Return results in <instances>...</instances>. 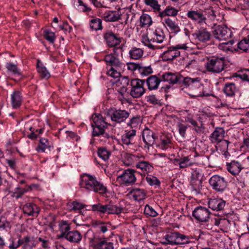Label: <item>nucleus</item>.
Listing matches in <instances>:
<instances>
[{
    "label": "nucleus",
    "instance_id": "nucleus-27",
    "mask_svg": "<svg viewBox=\"0 0 249 249\" xmlns=\"http://www.w3.org/2000/svg\"><path fill=\"white\" fill-rule=\"evenodd\" d=\"M136 134V131L135 129L126 131L122 136V142L123 143L127 145L133 144V140Z\"/></svg>",
    "mask_w": 249,
    "mask_h": 249
},
{
    "label": "nucleus",
    "instance_id": "nucleus-8",
    "mask_svg": "<svg viewBox=\"0 0 249 249\" xmlns=\"http://www.w3.org/2000/svg\"><path fill=\"white\" fill-rule=\"evenodd\" d=\"M162 79L164 82H168L169 84L162 86L161 91L167 93L170 89H173V85L178 83L180 80V76L177 73L170 72H165L162 75Z\"/></svg>",
    "mask_w": 249,
    "mask_h": 249
},
{
    "label": "nucleus",
    "instance_id": "nucleus-63",
    "mask_svg": "<svg viewBox=\"0 0 249 249\" xmlns=\"http://www.w3.org/2000/svg\"><path fill=\"white\" fill-rule=\"evenodd\" d=\"M91 208L92 210L93 211H98L101 213H105V205H103L101 203L92 205Z\"/></svg>",
    "mask_w": 249,
    "mask_h": 249
},
{
    "label": "nucleus",
    "instance_id": "nucleus-5",
    "mask_svg": "<svg viewBox=\"0 0 249 249\" xmlns=\"http://www.w3.org/2000/svg\"><path fill=\"white\" fill-rule=\"evenodd\" d=\"M92 119L93 122L91 124L93 128L92 136L95 137L103 135L105 137L108 138V134L105 132V128L107 127L106 119L100 114H94L92 116Z\"/></svg>",
    "mask_w": 249,
    "mask_h": 249
},
{
    "label": "nucleus",
    "instance_id": "nucleus-16",
    "mask_svg": "<svg viewBox=\"0 0 249 249\" xmlns=\"http://www.w3.org/2000/svg\"><path fill=\"white\" fill-rule=\"evenodd\" d=\"M210 212L209 210L203 207H198L193 212V216L200 222H206L209 218Z\"/></svg>",
    "mask_w": 249,
    "mask_h": 249
},
{
    "label": "nucleus",
    "instance_id": "nucleus-22",
    "mask_svg": "<svg viewBox=\"0 0 249 249\" xmlns=\"http://www.w3.org/2000/svg\"><path fill=\"white\" fill-rule=\"evenodd\" d=\"M120 84L122 87L119 91V93L123 95L127 93L129 94V91L132 86V79L130 80L127 77L124 76L121 77L120 80Z\"/></svg>",
    "mask_w": 249,
    "mask_h": 249
},
{
    "label": "nucleus",
    "instance_id": "nucleus-55",
    "mask_svg": "<svg viewBox=\"0 0 249 249\" xmlns=\"http://www.w3.org/2000/svg\"><path fill=\"white\" fill-rule=\"evenodd\" d=\"M170 143L171 140L168 138H166L165 139L161 140L160 143L159 144L157 147L165 150L169 147Z\"/></svg>",
    "mask_w": 249,
    "mask_h": 249
},
{
    "label": "nucleus",
    "instance_id": "nucleus-62",
    "mask_svg": "<svg viewBox=\"0 0 249 249\" xmlns=\"http://www.w3.org/2000/svg\"><path fill=\"white\" fill-rule=\"evenodd\" d=\"M146 99L147 102L152 104L153 105L158 104L160 100L156 97L154 95H151L146 97Z\"/></svg>",
    "mask_w": 249,
    "mask_h": 249
},
{
    "label": "nucleus",
    "instance_id": "nucleus-58",
    "mask_svg": "<svg viewBox=\"0 0 249 249\" xmlns=\"http://www.w3.org/2000/svg\"><path fill=\"white\" fill-rule=\"evenodd\" d=\"M44 36L45 39L51 43H53L54 42L55 39V36L53 32L46 31L44 32Z\"/></svg>",
    "mask_w": 249,
    "mask_h": 249
},
{
    "label": "nucleus",
    "instance_id": "nucleus-48",
    "mask_svg": "<svg viewBox=\"0 0 249 249\" xmlns=\"http://www.w3.org/2000/svg\"><path fill=\"white\" fill-rule=\"evenodd\" d=\"M37 69L38 72L39 73V75L42 78L48 79L50 77V73L47 70L46 68L43 66L39 65V62L37 63Z\"/></svg>",
    "mask_w": 249,
    "mask_h": 249
},
{
    "label": "nucleus",
    "instance_id": "nucleus-49",
    "mask_svg": "<svg viewBox=\"0 0 249 249\" xmlns=\"http://www.w3.org/2000/svg\"><path fill=\"white\" fill-rule=\"evenodd\" d=\"M153 72L152 69L150 66L145 67L140 64V67L138 70V72L142 76H147L151 74Z\"/></svg>",
    "mask_w": 249,
    "mask_h": 249
},
{
    "label": "nucleus",
    "instance_id": "nucleus-21",
    "mask_svg": "<svg viewBox=\"0 0 249 249\" xmlns=\"http://www.w3.org/2000/svg\"><path fill=\"white\" fill-rule=\"evenodd\" d=\"M187 17L192 20L202 25L206 24V18L201 12L198 11H190L187 14Z\"/></svg>",
    "mask_w": 249,
    "mask_h": 249
},
{
    "label": "nucleus",
    "instance_id": "nucleus-38",
    "mask_svg": "<svg viewBox=\"0 0 249 249\" xmlns=\"http://www.w3.org/2000/svg\"><path fill=\"white\" fill-rule=\"evenodd\" d=\"M21 100V96L19 92L15 91L11 95V103L13 108H17L20 107Z\"/></svg>",
    "mask_w": 249,
    "mask_h": 249
},
{
    "label": "nucleus",
    "instance_id": "nucleus-50",
    "mask_svg": "<svg viewBox=\"0 0 249 249\" xmlns=\"http://www.w3.org/2000/svg\"><path fill=\"white\" fill-rule=\"evenodd\" d=\"M98 155L104 161L107 160L109 157L110 153L106 148H99L98 150Z\"/></svg>",
    "mask_w": 249,
    "mask_h": 249
},
{
    "label": "nucleus",
    "instance_id": "nucleus-20",
    "mask_svg": "<svg viewBox=\"0 0 249 249\" xmlns=\"http://www.w3.org/2000/svg\"><path fill=\"white\" fill-rule=\"evenodd\" d=\"M23 211L24 214L28 216L36 217L39 213L40 209L36 205L28 203L23 206Z\"/></svg>",
    "mask_w": 249,
    "mask_h": 249
},
{
    "label": "nucleus",
    "instance_id": "nucleus-54",
    "mask_svg": "<svg viewBox=\"0 0 249 249\" xmlns=\"http://www.w3.org/2000/svg\"><path fill=\"white\" fill-rule=\"evenodd\" d=\"M144 213L146 215L152 217H155L158 215L157 212L149 205H146L145 206Z\"/></svg>",
    "mask_w": 249,
    "mask_h": 249
},
{
    "label": "nucleus",
    "instance_id": "nucleus-61",
    "mask_svg": "<svg viewBox=\"0 0 249 249\" xmlns=\"http://www.w3.org/2000/svg\"><path fill=\"white\" fill-rule=\"evenodd\" d=\"M178 127L179 134L182 137L184 138L185 137L186 131L187 128V125L179 123L178 124Z\"/></svg>",
    "mask_w": 249,
    "mask_h": 249
},
{
    "label": "nucleus",
    "instance_id": "nucleus-4",
    "mask_svg": "<svg viewBox=\"0 0 249 249\" xmlns=\"http://www.w3.org/2000/svg\"><path fill=\"white\" fill-rule=\"evenodd\" d=\"M165 38V35L160 28L156 29L154 32L150 33L149 36H142V42L149 48L152 50L160 49L163 48V46L159 45L162 43Z\"/></svg>",
    "mask_w": 249,
    "mask_h": 249
},
{
    "label": "nucleus",
    "instance_id": "nucleus-64",
    "mask_svg": "<svg viewBox=\"0 0 249 249\" xmlns=\"http://www.w3.org/2000/svg\"><path fill=\"white\" fill-rule=\"evenodd\" d=\"M123 210L121 206L111 204V214H118L122 213Z\"/></svg>",
    "mask_w": 249,
    "mask_h": 249
},
{
    "label": "nucleus",
    "instance_id": "nucleus-59",
    "mask_svg": "<svg viewBox=\"0 0 249 249\" xmlns=\"http://www.w3.org/2000/svg\"><path fill=\"white\" fill-rule=\"evenodd\" d=\"M70 206L71 207V210H80L84 208L85 205L76 201H74L70 204Z\"/></svg>",
    "mask_w": 249,
    "mask_h": 249
},
{
    "label": "nucleus",
    "instance_id": "nucleus-12",
    "mask_svg": "<svg viewBox=\"0 0 249 249\" xmlns=\"http://www.w3.org/2000/svg\"><path fill=\"white\" fill-rule=\"evenodd\" d=\"M144 81L139 79H132V86L129 94L133 98H139L145 92L143 88Z\"/></svg>",
    "mask_w": 249,
    "mask_h": 249
},
{
    "label": "nucleus",
    "instance_id": "nucleus-53",
    "mask_svg": "<svg viewBox=\"0 0 249 249\" xmlns=\"http://www.w3.org/2000/svg\"><path fill=\"white\" fill-rule=\"evenodd\" d=\"M202 176L201 170L200 168H196L192 173L191 180L202 181Z\"/></svg>",
    "mask_w": 249,
    "mask_h": 249
},
{
    "label": "nucleus",
    "instance_id": "nucleus-1",
    "mask_svg": "<svg viewBox=\"0 0 249 249\" xmlns=\"http://www.w3.org/2000/svg\"><path fill=\"white\" fill-rule=\"evenodd\" d=\"M181 90H184L194 97L208 96L210 94L206 93L204 90L203 85L200 82V79L198 77L192 78L186 77L182 81Z\"/></svg>",
    "mask_w": 249,
    "mask_h": 249
},
{
    "label": "nucleus",
    "instance_id": "nucleus-24",
    "mask_svg": "<svg viewBox=\"0 0 249 249\" xmlns=\"http://www.w3.org/2000/svg\"><path fill=\"white\" fill-rule=\"evenodd\" d=\"M226 201L221 198L210 199L208 202L209 207L217 211L223 210Z\"/></svg>",
    "mask_w": 249,
    "mask_h": 249
},
{
    "label": "nucleus",
    "instance_id": "nucleus-13",
    "mask_svg": "<svg viewBox=\"0 0 249 249\" xmlns=\"http://www.w3.org/2000/svg\"><path fill=\"white\" fill-rule=\"evenodd\" d=\"M91 246L96 249H114L113 243L108 242L106 238H99L94 235L89 239Z\"/></svg>",
    "mask_w": 249,
    "mask_h": 249
},
{
    "label": "nucleus",
    "instance_id": "nucleus-23",
    "mask_svg": "<svg viewBox=\"0 0 249 249\" xmlns=\"http://www.w3.org/2000/svg\"><path fill=\"white\" fill-rule=\"evenodd\" d=\"M104 59L107 65V69L111 67H115V68L122 67L124 65V64L118 58L115 57L112 54L106 55Z\"/></svg>",
    "mask_w": 249,
    "mask_h": 249
},
{
    "label": "nucleus",
    "instance_id": "nucleus-9",
    "mask_svg": "<svg viewBox=\"0 0 249 249\" xmlns=\"http://www.w3.org/2000/svg\"><path fill=\"white\" fill-rule=\"evenodd\" d=\"M188 47L186 44H178L175 46L170 47L167 51H164L161 57L163 60L165 61L172 60L175 58L179 56L180 54L179 49L185 50Z\"/></svg>",
    "mask_w": 249,
    "mask_h": 249
},
{
    "label": "nucleus",
    "instance_id": "nucleus-15",
    "mask_svg": "<svg viewBox=\"0 0 249 249\" xmlns=\"http://www.w3.org/2000/svg\"><path fill=\"white\" fill-rule=\"evenodd\" d=\"M133 169H128L124 171L123 174L117 177V180L124 184H131L134 183L136 178Z\"/></svg>",
    "mask_w": 249,
    "mask_h": 249
},
{
    "label": "nucleus",
    "instance_id": "nucleus-18",
    "mask_svg": "<svg viewBox=\"0 0 249 249\" xmlns=\"http://www.w3.org/2000/svg\"><path fill=\"white\" fill-rule=\"evenodd\" d=\"M193 36L195 39L201 42L205 43L210 39L211 34L206 28H201L196 31L193 34Z\"/></svg>",
    "mask_w": 249,
    "mask_h": 249
},
{
    "label": "nucleus",
    "instance_id": "nucleus-46",
    "mask_svg": "<svg viewBox=\"0 0 249 249\" xmlns=\"http://www.w3.org/2000/svg\"><path fill=\"white\" fill-rule=\"evenodd\" d=\"M140 26L142 27L147 26H149L152 23V20L151 17L146 14H143L140 19Z\"/></svg>",
    "mask_w": 249,
    "mask_h": 249
},
{
    "label": "nucleus",
    "instance_id": "nucleus-25",
    "mask_svg": "<svg viewBox=\"0 0 249 249\" xmlns=\"http://www.w3.org/2000/svg\"><path fill=\"white\" fill-rule=\"evenodd\" d=\"M104 38L107 44L111 47L116 46L121 42L120 39L112 32L106 33L104 35Z\"/></svg>",
    "mask_w": 249,
    "mask_h": 249
},
{
    "label": "nucleus",
    "instance_id": "nucleus-31",
    "mask_svg": "<svg viewBox=\"0 0 249 249\" xmlns=\"http://www.w3.org/2000/svg\"><path fill=\"white\" fill-rule=\"evenodd\" d=\"M20 246L22 249H33L36 245L30 236H26L20 239Z\"/></svg>",
    "mask_w": 249,
    "mask_h": 249
},
{
    "label": "nucleus",
    "instance_id": "nucleus-6",
    "mask_svg": "<svg viewBox=\"0 0 249 249\" xmlns=\"http://www.w3.org/2000/svg\"><path fill=\"white\" fill-rule=\"evenodd\" d=\"M105 114L111 119L113 125L124 122L130 115L129 112L124 109H117L114 107L106 111Z\"/></svg>",
    "mask_w": 249,
    "mask_h": 249
},
{
    "label": "nucleus",
    "instance_id": "nucleus-7",
    "mask_svg": "<svg viewBox=\"0 0 249 249\" xmlns=\"http://www.w3.org/2000/svg\"><path fill=\"white\" fill-rule=\"evenodd\" d=\"M164 239L166 241L162 242L164 245L184 244L190 242L188 236L177 232H170L166 234Z\"/></svg>",
    "mask_w": 249,
    "mask_h": 249
},
{
    "label": "nucleus",
    "instance_id": "nucleus-14",
    "mask_svg": "<svg viewBox=\"0 0 249 249\" xmlns=\"http://www.w3.org/2000/svg\"><path fill=\"white\" fill-rule=\"evenodd\" d=\"M224 57H213L208 64V69L213 72H220L224 68Z\"/></svg>",
    "mask_w": 249,
    "mask_h": 249
},
{
    "label": "nucleus",
    "instance_id": "nucleus-35",
    "mask_svg": "<svg viewBox=\"0 0 249 249\" xmlns=\"http://www.w3.org/2000/svg\"><path fill=\"white\" fill-rule=\"evenodd\" d=\"M175 164H178L180 168H185L193 165V162L191 161L188 156L184 157L180 159H175Z\"/></svg>",
    "mask_w": 249,
    "mask_h": 249
},
{
    "label": "nucleus",
    "instance_id": "nucleus-29",
    "mask_svg": "<svg viewBox=\"0 0 249 249\" xmlns=\"http://www.w3.org/2000/svg\"><path fill=\"white\" fill-rule=\"evenodd\" d=\"M104 20L108 22H114L120 19L121 15L116 11H108L103 14Z\"/></svg>",
    "mask_w": 249,
    "mask_h": 249
},
{
    "label": "nucleus",
    "instance_id": "nucleus-2",
    "mask_svg": "<svg viewBox=\"0 0 249 249\" xmlns=\"http://www.w3.org/2000/svg\"><path fill=\"white\" fill-rule=\"evenodd\" d=\"M79 185L81 188L89 191H94L101 194H104L107 192V188L103 184L89 174H84L81 176Z\"/></svg>",
    "mask_w": 249,
    "mask_h": 249
},
{
    "label": "nucleus",
    "instance_id": "nucleus-45",
    "mask_svg": "<svg viewBox=\"0 0 249 249\" xmlns=\"http://www.w3.org/2000/svg\"><path fill=\"white\" fill-rule=\"evenodd\" d=\"M238 49L245 52H249V35L237 44Z\"/></svg>",
    "mask_w": 249,
    "mask_h": 249
},
{
    "label": "nucleus",
    "instance_id": "nucleus-10",
    "mask_svg": "<svg viewBox=\"0 0 249 249\" xmlns=\"http://www.w3.org/2000/svg\"><path fill=\"white\" fill-rule=\"evenodd\" d=\"M212 35L216 39L220 41H223L231 37V32L227 27L223 25H218L213 31Z\"/></svg>",
    "mask_w": 249,
    "mask_h": 249
},
{
    "label": "nucleus",
    "instance_id": "nucleus-26",
    "mask_svg": "<svg viewBox=\"0 0 249 249\" xmlns=\"http://www.w3.org/2000/svg\"><path fill=\"white\" fill-rule=\"evenodd\" d=\"M223 91L227 96L233 97L236 93L239 92V89L232 82L227 83L225 84Z\"/></svg>",
    "mask_w": 249,
    "mask_h": 249
},
{
    "label": "nucleus",
    "instance_id": "nucleus-52",
    "mask_svg": "<svg viewBox=\"0 0 249 249\" xmlns=\"http://www.w3.org/2000/svg\"><path fill=\"white\" fill-rule=\"evenodd\" d=\"M91 29L97 31L102 28V21L99 18L92 19L90 22Z\"/></svg>",
    "mask_w": 249,
    "mask_h": 249
},
{
    "label": "nucleus",
    "instance_id": "nucleus-56",
    "mask_svg": "<svg viewBox=\"0 0 249 249\" xmlns=\"http://www.w3.org/2000/svg\"><path fill=\"white\" fill-rule=\"evenodd\" d=\"M6 68L8 71L13 72L15 74L19 75L20 72L19 70L18 69L17 65L13 64L11 63H8L6 64Z\"/></svg>",
    "mask_w": 249,
    "mask_h": 249
},
{
    "label": "nucleus",
    "instance_id": "nucleus-11",
    "mask_svg": "<svg viewBox=\"0 0 249 249\" xmlns=\"http://www.w3.org/2000/svg\"><path fill=\"white\" fill-rule=\"evenodd\" d=\"M209 183L213 190L219 192H224L227 188L228 185L226 179L218 175L212 176L209 179Z\"/></svg>",
    "mask_w": 249,
    "mask_h": 249
},
{
    "label": "nucleus",
    "instance_id": "nucleus-44",
    "mask_svg": "<svg viewBox=\"0 0 249 249\" xmlns=\"http://www.w3.org/2000/svg\"><path fill=\"white\" fill-rule=\"evenodd\" d=\"M204 12L205 15H207L208 18L211 20H218L217 16L219 13L216 11L213 7H210L208 8L205 9Z\"/></svg>",
    "mask_w": 249,
    "mask_h": 249
},
{
    "label": "nucleus",
    "instance_id": "nucleus-39",
    "mask_svg": "<svg viewBox=\"0 0 249 249\" xmlns=\"http://www.w3.org/2000/svg\"><path fill=\"white\" fill-rule=\"evenodd\" d=\"M164 23L170 30L174 33H177L180 31L178 24L175 21L169 18H165Z\"/></svg>",
    "mask_w": 249,
    "mask_h": 249
},
{
    "label": "nucleus",
    "instance_id": "nucleus-34",
    "mask_svg": "<svg viewBox=\"0 0 249 249\" xmlns=\"http://www.w3.org/2000/svg\"><path fill=\"white\" fill-rule=\"evenodd\" d=\"M36 150L42 152L50 151L51 150V144L47 139L42 138L40 139L39 143L36 148Z\"/></svg>",
    "mask_w": 249,
    "mask_h": 249
},
{
    "label": "nucleus",
    "instance_id": "nucleus-36",
    "mask_svg": "<svg viewBox=\"0 0 249 249\" xmlns=\"http://www.w3.org/2000/svg\"><path fill=\"white\" fill-rule=\"evenodd\" d=\"M136 167L141 170L144 174L150 172L153 170V167L150 163L146 161H141L136 164Z\"/></svg>",
    "mask_w": 249,
    "mask_h": 249
},
{
    "label": "nucleus",
    "instance_id": "nucleus-17",
    "mask_svg": "<svg viewBox=\"0 0 249 249\" xmlns=\"http://www.w3.org/2000/svg\"><path fill=\"white\" fill-rule=\"evenodd\" d=\"M156 138L154 132L150 129L146 128L143 130L142 139L146 145L145 147L149 148L150 146L153 145Z\"/></svg>",
    "mask_w": 249,
    "mask_h": 249
},
{
    "label": "nucleus",
    "instance_id": "nucleus-51",
    "mask_svg": "<svg viewBox=\"0 0 249 249\" xmlns=\"http://www.w3.org/2000/svg\"><path fill=\"white\" fill-rule=\"evenodd\" d=\"M121 68L122 67L108 68L107 74L114 78H118L121 75L120 71Z\"/></svg>",
    "mask_w": 249,
    "mask_h": 249
},
{
    "label": "nucleus",
    "instance_id": "nucleus-40",
    "mask_svg": "<svg viewBox=\"0 0 249 249\" xmlns=\"http://www.w3.org/2000/svg\"><path fill=\"white\" fill-rule=\"evenodd\" d=\"M235 42L231 39L230 41L225 42H222L218 45V48L220 50H223L225 52L231 51L235 50V48L234 47L233 44Z\"/></svg>",
    "mask_w": 249,
    "mask_h": 249
},
{
    "label": "nucleus",
    "instance_id": "nucleus-42",
    "mask_svg": "<svg viewBox=\"0 0 249 249\" xmlns=\"http://www.w3.org/2000/svg\"><path fill=\"white\" fill-rule=\"evenodd\" d=\"M178 10L172 7H167L162 12H159V16L161 17L167 16H175L178 14Z\"/></svg>",
    "mask_w": 249,
    "mask_h": 249
},
{
    "label": "nucleus",
    "instance_id": "nucleus-37",
    "mask_svg": "<svg viewBox=\"0 0 249 249\" xmlns=\"http://www.w3.org/2000/svg\"><path fill=\"white\" fill-rule=\"evenodd\" d=\"M202 181L191 180L190 189L193 195H196L200 193Z\"/></svg>",
    "mask_w": 249,
    "mask_h": 249
},
{
    "label": "nucleus",
    "instance_id": "nucleus-43",
    "mask_svg": "<svg viewBox=\"0 0 249 249\" xmlns=\"http://www.w3.org/2000/svg\"><path fill=\"white\" fill-rule=\"evenodd\" d=\"M144 3L150 7L155 12H159L160 11V5L158 0H143Z\"/></svg>",
    "mask_w": 249,
    "mask_h": 249
},
{
    "label": "nucleus",
    "instance_id": "nucleus-3",
    "mask_svg": "<svg viewBox=\"0 0 249 249\" xmlns=\"http://www.w3.org/2000/svg\"><path fill=\"white\" fill-rule=\"evenodd\" d=\"M165 38V35L160 28L156 29L154 32L150 33L149 36H142V42L149 48L152 50L160 49L163 48V46L159 45L162 43Z\"/></svg>",
    "mask_w": 249,
    "mask_h": 249
},
{
    "label": "nucleus",
    "instance_id": "nucleus-60",
    "mask_svg": "<svg viewBox=\"0 0 249 249\" xmlns=\"http://www.w3.org/2000/svg\"><path fill=\"white\" fill-rule=\"evenodd\" d=\"M146 180L151 185H159L160 184V180L156 177L153 176L147 177Z\"/></svg>",
    "mask_w": 249,
    "mask_h": 249
},
{
    "label": "nucleus",
    "instance_id": "nucleus-28",
    "mask_svg": "<svg viewBox=\"0 0 249 249\" xmlns=\"http://www.w3.org/2000/svg\"><path fill=\"white\" fill-rule=\"evenodd\" d=\"M82 238L81 234L77 231H72L67 233L66 239L71 243H78Z\"/></svg>",
    "mask_w": 249,
    "mask_h": 249
},
{
    "label": "nucleus",
    "instance_id": "nucleus-41",
    "mask_svg": "<svg viewBox=\"0 0 249 249\" xmlns=\"http://www.w3.org/2000/svg\"><path fill=\"white\" fill-rule=\"evenodd\" d=\"M130 57L133 59H139L143 54V50L139 48L133 47L129 52Z\"/></svg>",
    "mask_w": 249,
    "mask_h": 249
},
{
    "label": "nucleus",
    "instance_id": "nucleus-57",
    "mask_svg": "<svg viewBox=\"0 0 249 249\" xmlns=\"http://www.w3.org/2000/svg\"><path fill=\"white\" fill-rule=\"evenodd\" d=\"M10 227V223L4 216H0V231Z\"/></svg>",
    "mask_w": 249,
    "mask_h": 249
},
{
    "label": "nucleus",
    "instance_id": "nucleus-19",
    "mask_svg": "<svg viewBox=\"0 0 249 249\" xmlns=\"http://www.w3.org/2000/svg\"><path fill=\"white\" fill-rule=\"evenodd\" d=\"M225 130L222 127H216L210 136V140L213 143L221 142L224 137Z\"/></svg>",
    "mask_w": 249,
    "mask_h": 249
},
{
    "label": "nucleus",
    "instance_id": "nucleus-47",
    "mask_svg": "<svg viewBox=\"0 0 249 249\" xmlns=\"http://www.w3.org/2000/svg\"><path fill=\"white\" fill-rule=\"evenodd\" d=\"M233 77H239L243 80L249 81V69L239 71L233 74Z\"/></svg>",
    "mask_w": 249,
    "mask_h": 249
},
{
    "label": "nucleus",
    "instance_id": "nucleus-32",
    "mask_svg": "<svg viewBox=\"0 0 249 249\" xmlns=\"http://www.w3.org/2000/svg\"><path fill=\"white\" fill-rule=\"evenodd\" d=\"M227 166L228 170L233 175L238 174L242 169L241 165L238 161H232Z\"/></svg>",
    "mask_w": 249,
    "mask_h": 249
},
{
    "label": "nucleus",
    "instance_id": "nucleus-33",
    "mask_svg": "<svg viewBox=\"0 0 249 249\" xmlns=\"http://www.w3.org/2000/svg\"><path fill=\"white\" fill-rule=\"evenodd\" d=\"M130 193L132 194L133 198L136 201H139L145 198L146 193L143 189L134 188L131 191Z\"/></svg>",
    "mask_w": 249,
    "mask_h": 249
},
{
    "label": "nucleus",
    "instance_id": "nucleus-30",
    "mask_svg": "<svg viewBox=\"0 0 249 249\" xmlns=\"http://www.w3.org/2000/svg\"><path fill=\"white\" fill-rule=\"evenodd\" d=\"M161 80L155 75H152L149 77L146 80V83L149 90L156 89Z\"/></svg>",
    "mask_w": 249,
    "mask_h": 249
}]
</instances>
